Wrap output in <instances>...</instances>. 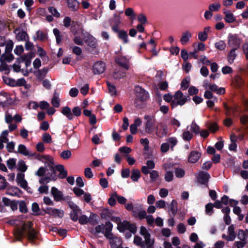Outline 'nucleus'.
I'll list each match as a JSON object with an SVG mask.
<instances>
[{"instance_id": "f257e3e1", "label": "nucleus", "mask_w": 248, "mask_h": 248, "mask_svg": "<svg viewBox=\"0 0 248 248\" xmlns=\"http://www.w3.org/2000/svg\"><path fill=\"white\" fill-rule=\"evenodd\" d=\"M32 223L29 221L27 223H23L22 228L16 229L15 232V237L17 240H20L26 233L30 240H33L36 238V232L32 228Z\"/></svg>"}, {"instance_id": "f03ea898", "label": "nucleus", "mask_w": 248, "mask_h": 248, "mask_svg": "<svg viewBox=\"0 0 248 248\" xmlns=\"http://www.w3.org/2000/svg\"><path fill=\"white\" fill-rule=\"evenodd\" d=\"M140 234L144 237L145 244L147 245L146 248H154V238H151L150 233L145 227H140Z\"/></svg>"}, {"instance_id": "7ed1b4c3", "label": "nucleus", "mask_w": 248, "mask_h": 248, "mask_svg": "<svg viewBox=\"0 0 248 248\" xmlns=\"http://www.w3.org/2000/svg\"><path fill=\"white\" fill-rule=\"evenodd\" d=\"M173 97L174 99L171 103V106L172 108L177 105H183L187 101L186 97L184 96L180 91L176 92Z\"/></svg>"}, {"instance_id": "20e7f679", "label": "nucleus", "mask_w": 248, "mask_h": 248, "mask_svg": "<svg viewBox=\"0 0 248 248\" xmlns=\"http://www.w3.org/2000/svg\"><path fill=\"white\" fill-rule=\"evenodd\" d=\"M156 135L159 138H163L167 136L168 133V126L164 122L158 123L155 127Z\"/></svg>"}, {"instance_id": "39448f33", "label": "nucleus", "mask_w": 248, "mask_h": 248, "mask_svg": "<svg viewBox=\"0 0 248 248\" xmlns=\"http://www.w3.org/2000/svg\"><path fill=\"white\" fill-rule=\"evenodd\" d=\"M144 119L146 120L145 130L147 133L151 134L155 130V119L154 116L148 115L144 116Z\"/></svg>"}, {"instance_id": "423d86ee", "label": "nucleus", "mask_w": 248, "mask_h": 248, "mask_svg": "<svg viewBox=\"0 0 248 248\" xmlns=\"http://www.w3.org/2000/svg\"><path fill=\"white\" fill-rule=\"evenodd\" d=\"M241 44V39L236 34H229L228 37V45L232 48H239Z\"/></svg>"}, {"instance_id": "0eeeda50", "label": "nucleus", "mask_w": 248, "mask_h": 248, "mask_svg": "<svg viewBox=\"0 0 248 248\" xmlns=\"http://www.w3.org/2000/svg\"><path fill=\"white\" fill-rule=\"evenodd\" d=\"M135 91L137 97L141 101L146 100L148 97V93L146 91L139 86L135 88Z\"/></svg>"}, {"instance_id": "6e6552de", "label": "nucleus", "mask_w": 248, "mask_h": 248, "mask_svg": "<svg viewBox=\"0 0 248 248\" xmlns=\"http://www.w3.org/2000/svg\"><path fill=\"white\" fill-rule=\"evenodd\" d=\"M46 213L54 217L62 218L64 215L63 211L59 209L47 207L45 210Z\"/></svg>"}, {"instance_id": "1a4fd4ad", "label": "nucleus", "mask_w": 248, "mask_h": 248, "mask_svg": "<svg viewBox=\"0 0 248 248\" xmlns=\"http://www.w3.org/2000/svg\"><path fill=\"white\" fill-rule=\"evenodd\" d=\"M107 238L109 240V243L111 248H123L121 247L122 241L120 238L113 235L110 238Z\"/></svg>"}, {"instance_id": "9d476101", "label": "nucleus", "mask_w": 248, "mask_h": 248, "mask_svg": "<svg viewBox=\"0 0 248 248\" xmlns=\"http://www.w3.org/2000/svg\"><path fill=\"white\" fill-rule=\"evenodd\" d=\"M106 68L105 64L102 62H97L93 65V71L94 74L103 73Z\"/></svg>"}, {"instance_id": "9b49d317", "label": "nucleus", "mask_w": 248, "mask_h": 248, "mask_svg": "<svg viewBox=\"0 0 248 248\" xmlns=\"http://www.w3.org/2000/svg\"><path fill=\"white\" fill-rule=\"evenodd\" d=\"M97 217L96 215L91 213L90 214V216L89 217H87L85 215H82L79 218V222L81 224H86L88 222H90L92 224H93L94 222V219L96 218Z\"/></svg>"}, {"instance_id": "f8f14e48", "label": "nucleus", "mask_w": 248, "mask_h": 248, "mask_svg": "<svg viewBox=\"0 0 248 248\" xmlns=\"http://www.w3.org/2000/svg\"><path fill=\"white\" fill-rule=\"evenodd\" d=\"M210 176L207 172L200 171L198 174V181L202 185H206L208 186V182Z\"/></svg>"}, {"instance_id": "ddd939ff", "label": "nucleus", "mask_w": 248, "mask_h": 248, "mask_svg": "<svg viewBox=\"0 0 248 248\" xmlns=\"http://www.w3.org/2000/svg\"><path fill=\"white\" fill-rule=\"evenodd\" d=\"M84 41L88 46L93 49H95L97 47L96 39L90 34H87V35L84 38Z\"/></svg>"}, {"instance_id": "4468645a", "label": "nucleus", "mask_w": 248, "mask_h": 248, "mask_svg": "<svg viewBox=\"0 0 248 248\" xmlns=\"http://www.w3.org/2000/svg\"><path fill=\"white\" fill-rule=\"evenodd\" d=\"M38 159L41 161H47V163H48V165L51 171L53 172H55V170L53 167V159L51 156L46 155H41L39 156Z\"/></svg>"}, {"instance_id": "2eb2a0df", "label": "nucleus", "mask_w": 248, "mask_h": 248, "mask_svg": "<svg viewBox=\"0 0 248 248\" xmlns=\"http://www.w3.org/2000/svg\"><path fill=\"white\" fill-rule=\"evenodd\" d=\"M25 175L22 173H18L16 176V181L18 185L24 189L28 187V183L25 179Z\"/></svg>"}, {"instance_id": "dca6fc26", "label": "nucleus", "mask_w": 248, "mask_h": 248, "mask_svg": "<svg viewBox=\"0 0 248 248\" xmlns=\"http://www.w3.org/2000/svg\"><path fill=\"white\" fill-rule=\"evenodd\" d=\"M238 238L241 239V241L235 242V245L237 248H242L244 247L246 244V237L243 231H241L239 232Z\"/></svg>"}, {"instance_id": "f3484780", "label": "nucleus", "mask_w": 248, "mask_h": 248, "mask_svg": "<svg viewBox=\"0 0 248 248\" xmlns=\"http://www.w3.org/2000/svg\"><path fill=\"white\" fill-rule=\"evenodd\" d=\"M201 155V154L196 151H192L188 156V161L189 163H194L198 161Z\"/></svg>"}, {"instance_id": "a211bd4d", "label": "nucleus", "mask_w": 248, "mask_h": 248, "mask_svg": "<svg viewBox=\"0 0 248 248\" xmlns=\"http://www.w3.org/2000/svg\"><path fill=\"white\" fill-rule=\"evenodd\" d=\"M146 166H143L141 168L142 172L147 175L150 172L149 169H153L155 167V164L152 160H148L146 162Z\"/></svg>"}, {"instance_id": "6ab92c4d", "label": "nucleus", "mask_w": 248, "mask_h": 248, "mask_svg": "<svg viewBox=\"0 0 248 248\" xmlns=\"http://www.w3.org/2000/svg\"><path fill=\"white\" fill-rule=\"evenodd\" d=\"M51 194L55 201H60L62 199V192L55 187H52L51 188Z\"/></svg>"}, {"instance_id": "aec40b11", "label": "nucleus", "mask_w": 248, "mask_h": 248, "mask_svg": "<svg viewBox=\"0 0 248 248\" xmlns=\"http://www.w3.org/2000/svg\"><path fill=\"white\" fill-rule=\"evenodd\" d=\"M6 193L8 195L11 196H20L21 194V191L18 187L12 186L7 189Z\"/></svg>"}, {"instance_id": "412c9836", "label": "nucleus", "mask_w": 248, "mask_h": 248, "mask_svg": "<svg viewBox=\"0 0 248 248\" xmlns=\"http://www.w3.org/2000/svg\"><path fill=\"white\" fill-rule=\"evenodd\" d=\"M15 32L16 34V39L19 41H25L28 37L27 33L20 29H16L15 31Z\"/></svg>"}, {"instance_id": "4be33fe9", "label": "nucleus", "mask_w": 248, "mask_h": 248, "mask_svg": "<svg viewBox=\"0 0 248 248\" xmlns=\"http://www.w3.org/2000/svg\"><path fill=\"white\" fill-rule=\"evenodd\" d=\"M192 34L188 31H186L183 32L182 36L180 38V42L182 45H186L189 41V39L191 37Z\"/></svg>"}, {"instance_id": "5701e85b", "label": "nucleus", "mask_w": 248, "mask_h": 248, "mask_svg": "<svg viewBox=\"0 0 248 248\" xmlns=\"http://www.w3.org/2000/svg\"><path fill=\"white\" fill-rule=\"evenodd\" d=\"M236 48H232L228 53L227 60L229 63H232L235 59L237 54L236 53Z\"/></svg>"}, {"instance_id": "b1692460", "label": "nucleus", "mask_w": 248, "mask_h": 248, "mask_svg": "<svg viewBox=\"0 0 248 248\" xmlns=\"http://www.w3.org/2000/svg\"><path fill=\"white\" fill-rule=\"evenodd\" d=\"M116 61L121 66L126 69L128 68V60L125 57H118L116 59Z\"/></svg>"}, {"instance_id": "393cba45", "label": "nucleus", "mask_w": 248, "mask_h": 248, "mask_svg": "<svg viewBox=\"0 0 248 248\" xmlns=\"http://www.w3.org/2000/svg\"><path fill=\"white\" fill-rule=\"evenodd\" d=\"M18 151L19 153L26 156H34L35 154L31 153L23 144H20L18 147Z\"/></svg>"}, {"instance_id": "a878e982", "label": "nucleus", "mask_w": 248, "mask_h": 248, "mask_svg": "<svg viewBox=\"0 0 248 248\" xmlns=\"http://www.w3.org/2000/svg\"><path fill=\"white\" fill-rule=\"evenodd\" d=\"M105 230V236L107 238H110V237L113 235V234L111 232L113 225L112 223L109 221L107 222L104 225Z\"/></svg>"}, {"instance_id": "bb28decb", "label": "nucleus", "mask_w": 248, "mask_h": 248, "mask_svg": "<svg viewBox=\"0 0 248 248\" xmlns=\"http://www.w3.org/2000/svg\"><path fill=\"white\" fill-rule=\"evenodd\" d=\"M60 94L58 93L54 92L53 96L51 99V103L55 108H58L60 106L61 100L59 97Z\"/></svg>"}, {"instance_id": "cd10ccee", "label": "nucleus", "mask_w": 248, "mask_h": 248, "mask_svg": "<svg viewBox=\"0 0 248 248\" xmlns=\"http://www.w3.org/2000/svg\"><path fill=\"white\" fill-rule=\"evenodd\" d=\"M68 7L71 11H77L79 8V3L77 0H67Z\"/></svg>"}, {"instance_id": "c85d7f7f", "label": "nucleus", "mask_w": 248, "mask_h": 248, "mask_svg": "<svg viewBox=\"0 0 248 248\" xmlns=\"http://www.w3.org/2000/svg\"><path fill=\"white\" fill-rule=\"evenodd\" d=\"M48 71V68L45 67L41 70H38L36 73L35 75L39 80L43 79L46 76Z\"/></svg>"}, {"instance_id": "c756f323", "label": "nucleus", "mask_w": 248, "mask_h": 248, "mask_svg": "<svg viewBox=\"0 0 248 248\" xmlns=\"http://www.w3.org/2000/svg\"><path fill=\"white\" fill-rule=\"evenodd\" d=\"M189 126H187L186 129L185 130L182 135L183 139L185 141H190L193 138V134L190 132L188 129Z\"/></svg>"}, {"instance_id": "7c9ffc66", "label": "nucleus", "mask_w": 248, "mask_h": 248, "mask_svg": "<svg viewBox=\"0 0 248 248\" xmlns=\"http://www.w3.org/2000/svg\"><path fill=\"white\" fill-rule=\"evenodd\" d=\"M62 113L69 120L73 119V114L71 112V109L67 106L63 107L61 111Z\"/></svg>"}, {"instance_id": "2f4dec72", "label": "nucleus", "mask_w": 248, "mask_h": 248, "mask_svg": "<svg viewBox=\"0 0 248 248\" xmlns=\"http://www.w3.org/2000/svg\"><path fill=\"white\" fill-rule=\"evenodd\" d=\"M56 169L60 172L59 177L60 178H64L67 176V172L65 170L64 166L62 165H59L56 166Z\"/></svg>"}, {"instance_id": "473e14b6", "label": "nucleus", "mask_w": 248, "mask_h": 248, "mask_svg": "<svg viewBox=\"0 0 248 248\" xmlns=\"http://www.w3.org/2000/svg\"><path fill=\"white\" fill-rule=\"evenodd\" d=\"M225 15L224 20L226 22L231 23L233 22L235 20V17L229 11H225Z\"/></svg>"}, {"instance_id": "72a5a7b5", "label": "nucleus", "mask_w": 248, "mask_h": 248, "mask_svg": "<svg viewBox=\"0 0 248 248\" xmlns=\"http://www.w3.org/2000/svg\"><path fill=\"white\" fill-rule=\"evenodd\" d=\"M140 177V173L139 170L134 169L132 170L131 179L134 182H137Z\"/></svg>"}, {"instance_id": "f704fd0d", "label": "nucleus", "mask_w": 248, "mask_h": 248, "mask_svg": "<svg viewBox=\"0 0 248 248\" xmlns=\"http://www.w3.org/2000/svg\"><path fill=\"white\" fill-rule=\"evenodd\" d=\"M81 214V210L79 208L72 210L70 213L71 219L74 221H77L78 218V214Z\"/></svg>"}, {"instance_id": "c9c22d12", "label": "nucleus", "mask_w": 248, "mask_h": 248, "mask_svg": "<svg viewBox=\"0 0 248 248\" xmlns=\"http://www.w3.org/2000/svg\"><path fill=\"white\" fill-rule=\"evenodd\" d=\"M129 222L127 221H124L123 222L119 223L118 224V229L122 232L125 231V230H128V227L129 225Z\"/></svg>"}, {"instance_id": "e433bc0d", "label": "nucleus", "mask_w": 248, "mask_h": 248, "mask_svg": "<svg viewBox=\"0 0 248 248\" xmlns=\"http://www.w3.org/2000/svg\"><path fill=\"white\" fill-rule=\"evenodd\" d=\"M215 47L219 50L223 51L226 49V44L223 40H219L215 44Z\"/></svg>"}, {"instance_id": "4c0bfd02", "label": "nucleus", "mask_w": 248, "mask_h": 248, "mask_svg": "<svg viewBox=\"0 0 248 248\" xmlns=\"http://www.w3.org/2000/svg\"><path fill=\"white\" fill-rule=\"evenodd\" d=\"M189 128L190 127V130L192 132L195 134H198L200 133V127L196 124L195 122H193L191 124L188 126Z\"/></svg>"}, {"instance_id": "58836bf2", "label": "nucleus", "mask_w": 248, "mask_h": 248, "mask_svg": "<svg viewBox=\"0 0 248 248\" xmlns=\"http://www.w3.org/2000/svg\"><path fill=\"white\" fill-rule=\"evenodd\" d=\"M170 211L174 216L177 212V203L175 200H172L170 205Z\"/></svg>"}, {"instance_id": "ea45409f", "label": "nucleus", "mask_w": 248, "mask_h": 248, "mask_svg": "<svg viewBox=\"0 0 248 248\" xmlns=\"http://www.w3.org/2000/svg\"><path fill=\"white\" fill-rule=\"evenodd\" d=\"M119 37L123 40L124 43H127L128 42V35L127 32L124 31H121L119 32Z\"/></svg>"}, {"instance_id": "a19ab883", "label": "nucleus", "mask_w": 248, "mask_h": 248, "mask_svg": "<svg viewBox=\"0 0 248 248\" xmlns=\"http://www.w3.org/2000/svg\"><path fill=\"white\" fill-rule=\"evenodd\" d=\"M228 231L229 235L230 236V239L231 240H233L235 237L234 226L233 225L230 226L228 228Z\"/></svg>"}, {"instance_id": "79ce46f5", "label": "nucleus", "mask_w": 248, "mask_h": 248, "mask_svg": "<svg viewBox=\"0 0 248 248\" xmlns=\"http://www.w3.org/2000/svg\"><path fill=\"white\" fill-rule=\"evenodd\" d=\"M14 59V56L11 53H6L5 55H2L0 58V61L1 62H4L5 61H7L8 62H10L12 60Z\"/></svg>"}, {"instance_id": "37998d69", "label": "nucleus", "mask_w": 248, "mask_h": 248, "mask_svg": "<svg viewBox=\"0 0 248 248\" xmlns=\"http://www.w3.org/2000/svg\"><path fill=\"white\" fill-rule=\"evenodd\" d=\"M175 176L177 178H182L184 176L185 174V170L180 168H175Z\"/></svg>"}, {"instance_id": "c03bdc74", "label": "nucleus", "mask_w": 248, "mask_h": 248, "mask_svg": "<svg viewBox=\"0 0 248 248\" xmlns=\"http://www.w3.org/2000/svg\"><path fill=\"white\" fill-rule=\"evenodd\" d=\"M16 161V159L15 158H10L7 161L6 164L10 170H13L15 168Z\"/></svg>"}, {"instance_id": "a18cd8bd", "label": "nucleus", "mask_w": 248, "mask_h": 248, "mask_svg": "<svg viewBox=\"0 0 248 248\" xmlns=\"http://www.w3.org/2000/svg\"><path fill=\"white\" fill-rule=\"evenodd\" d=\"M174 177L173 173L172 171L167 170L164 175V179L166 181L170 182L172 181Z\"/></svg>"}, {"instance_id": "49530a36", "label": "nucleus", "mask_w": 248, "mask_h": 248, "mask_svg": "<svg viewBox=\"0 0 248 248\" xmlns=\"http://www.w3.org/2000/svg\"><path fill=\"white\" fill-rule=\"evenodd\" d=\"M105 229L104 225L101 224L97 226L95 228L94 230H93L92 231V233H93L94 235H97L98 233L100 232L104 233V230Z\"/></svg>"}, {"instance_id": "de8ad7c7", "label": "nucleus", "mask_w": 248, "mask_h": 248, "mask_svg": "<svg viewBox=\"0 0 248 248\" xmlns=\"http://www.w3.org/2000/svg\"><path fill=\"white\" fill-rule=\"evenodd\" d=\"M221 7V5L218 2H216L209 5V9L211 12L217 11L219 10Z\"/></svg>"}, {"instance_id": "09e8293b", "label": "nucleus", "mask_w": 248, "mask_h": 248, "mask_svg": "<svg viewBox=\"0 0 248 248\" xmlns=\"http://www.w3.org/2000/svg\"><path fill=\"white\" fill-rule=\"evenodd\" d=\"M53 32L55 36L57 43L59 44L62 41V36L61 35L60 31L58 29L55 28L53 29Z\"/></svg>"}, {"instance_id": "8fccbe9b", "label": "nucleus", "mask_w": 248, "mask_h": 248, "mask_svg": "<svg viewBox=\"0 0 248 248\" xmlns=\"http://www.w3.org/2000/svg\"><path fill=\"white\" fill-rule=\"evenodd\" d=\"M3 80L4 83L8 85L14 86L16 85V81L13 79L6 77H3Z\"/></svg>"}, {"instance_id": "3c124183", "label": "nucleus", "mask_w": 248, "mask_h": 248, "mask_svg": "<svg viewBox=\"0 0 248 248\" xmlns=\"http://www.w3.org/2000/svg\"><path fill=\"white\" fill-rule=\"evenodd\" d=\"M18 170L21 172H25L27 169V166L24 161L20 160L18 162Z\"/></svg>"}, {"instance_id": "603ef678", "label": "nucleus", "mask_w": 248, "mask_h": 248, "mask_svg": "<svg viewBox=\"0 0 248 248\" xmlns=\"http://www.w3.org/2000/svg\"><path fill=\"white\" fill-rule=\"evenodd\" d=\"M18 205L19 207V210L21 212L23 213L27 212V207L25 202L23 201L18 202Z\"/></svg>"}, {"instance_id": "864d4df0", "label": "nucleus", "mask_w": 248, "mask_h": 248, "mask_svg": "<svg viewBox=\"0 0 248 248\" xmlns=\"http://www.w3.org/2000/svg\"><path fill=\"white\" fill-rule=\"evenodd\" d=\"M125 76V73L120 70L115 71L113 74V77L114 79H120Z\"/></svg>"}, {"instance_id": "5fc2aeb1", "label": "nucleus", "mask_w": 248, "mask_h": 248, "mask_svg": "<svg viewBox=\"0 0 248 248\" xmlns=\"http://www.w3.org/2000/svg\"><path fill=\"white\" fill-rule=\"evenodd\" d=\"M113 196L116 197L118 202L120 204H125L127 200L123 196H119L116 192H113Z\"/></svg>"}, {"instance_id": "6e6d98bb", "label": "nucleus", "mask_w": 248, "mask_h": 248, "mask_svg": "<svg viewBox=\"0 0 248 248\" xmlns=\"http://www.w3.org/2000/svg\"><path fill=\"white\" fill-rule=\"evenodd\" d=\"M8 183L6 179L3 176L0 175V189H4L7 186Z\"/></svg>"}, {"instance_id": "4d7b16f0", "label": "nucleus", "mask_w": 248, "mask_h": 248, "mask_svg": "<svg viewBox=\"0 0 248 248\" xmlns=\"http://www.w3.org/2000/svg\"><path fill=\"white\" fill-rule=\"evenodd\" d=\"M72 155L71 152L69 150H64L61 153V157L64 159L69 158Z\"/></svg>"}, {"instance_id": "13d9d810", "label": "nucleus", "mask_w": 248, "mask_h": 248, "mask_svg": "<svg viewBox=\"0 0 248 248\" xmlns=\"http://www.w3.org/2000/svg\"><path fill=\"white\" fill-rule=\"evenodd\" d=\"M121 23V17L119 16L114 15L113 19L111 21L112 25H119Z\"/></svg>"}, {"instance_id": "bf43d9fd", "label": "nucleus", "mask_w": 248, "mask_h": 248, "mask_svg": "<svg viewBox=\"0 0 248 248\" xmlns=\"http://www.w3.org/2000/svg\"><path fill=\"white\" fill-rule=\"evenodd\" d=\"M42 140L43 142L46 143H50L52 141L51 136L48 133H45L43 135Z\"/></svg>"}, {"instance_id": "052dcab7", "label": "nucleus", "mask_w": 248, "mask_h": 248, "mask_svg": "<svg viewBox=\"0 0 248 248\" xmlns=\"http://www.w3.org/2000/svg\"><path fill=\"white\" fill-rule=\"evenodd\" d=\"M134 243L137 246L142 247L143 248H144V246L143 244L142 239L139 236H135L134 237Z\"/></svg>"}, {"instance_id": "680f3d73", "label": "nucleus", "mask_w": 248, "mask_h": 248, "mask_svg": "<svg viewBox=\"0 0 248 248\" xmlns=\"http://www.w3.org/2000/svg\"><path fill=\"white\" fill-rule=\"evenodd\" d=\"M142 208V207L141 205H137L133 207V210L132 211L133 216L135 217H137L138 214L141 210Z\"/></svg>"}, {"instance_id": "e2e57ef3", "label": "nucleus", "mask_w": 248, "mask_h": 248, "mask_svg": "<svg viewBox=\"0 0 248 248\" xmlns=\"http://www.w3.org/2000/svg\"><path fill=\"white\" fill-rule=\"evenodd\" d=\"M149 173L150 175V178L153 182L155 181L159 176L158 172L155 170L150 171Z\"/></svg>"}, {"instance_id": "0e129e2a", "label": "nucleus", "mask_w": 248, "mask_h": 248, "mask_svg": "<svg viewBox=\"0 0 248 248\" xmlns=\"http://www.w3.org/2000/svg\"><path fill=\"white\" fill-rule=\"evenodd\" d=\"M76 35H77V33H76V32H74L75 37L74 38L73 41L77 45H80V46L83 45V42H84L83 40L80 37H79L78 36H77Z\"/></svg>"}, {"instance_id": "69168bd1", "label": "nucleus", "mask_w": 248, "mask_h": 248, "mask_svg": "<svg viewBox=\"0 0 248 248\" xmlns=\"http://www.w3.org/2000/svg\"><path fill=\"white\" fill-rule=\"evenodd\" d=\"M177 140L175 138L170 137L167 140V143H168L169 145L173 148L177 143Z\"/></svg>"}, {"instance_id": "338daca9", "label": "nucleus", "mask_w": 248, "mask_h": 248, "mask_svg": "<svg viewBox=\"0 0 248 248\" xmlns=\"http://www.w3.org/2000/svg\"><path fill=\"white\" fill-rule=\"evenodd\" d=\"M85 176L87 178H92L93 177V173L90 168H86L84 170Z\"/></svg>"}, {"instance_id": "774afa93", "label": "nucleus", "mask_w": 248, "mask_h": 248, "mask_svg": "<svg viewBox=\"0 0 248 248\" xmlns=\"http://www.w3.org/2000/svg\"><path fill=\"white\" fill-rule=\"evenodd\" d=\"M213 204L209 203L205 206V212L207 214L211 215L213 213Z\"/></svg>"}]
</instances>
